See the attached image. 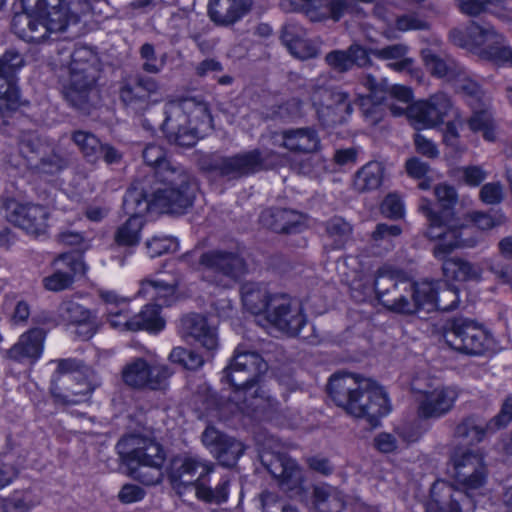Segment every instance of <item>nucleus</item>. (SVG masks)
Segmentation results:
<instances>
[{
  "label": "nucleus",
  "instance_id": "nucleus-1",
  "mask_svg": "<svg viewBox=\"0 0 512 512\" xmlns=\"http://www.w3.org/2000/svg\"><path fill=\"white\" fill-rule=\"evenodd\" d=\"M196 184L185 170L165 173L151 185L149 178L135 180L125 194L129 212L182 215L193 205Z\"/></svg>",
  "mask_w": 512,
  "mask_h": 512
},
{
  "label": "nucleus",
  "instance_id": "nucleus-2",
  "mask_svg": "<svg viewBox=\"0 0 512 512\" xmlns=\"http://www.w3.org/2000/svg\"><path fill=\"white\" fill-rule=\"evenodd\" d=\"M327 391L338 407L353 417L366 419L372 426L390 412L386 392L370 378L336 373L330 377Z\"/></svg>",
  "mask_w": 512,
  "mask_h": 512
},
{
  "label": "nucleus",
  "instance_id": "nucleus-3",
  "mask_svg": "<svg viewBox=\"0 0 512 512\" xmlns=\"http://www.w3.org/2000/svg\"><path fill=\"white\" fill-rule=\"evenodd\" d=\"M434 194L441 211H436L432 202L426 198L421 199L419 210L428 221L426 236L431 240H440L434 247V255L441 258L455 248L463 247L466 244L462 239L461 230L457 227L452 212V207L457 202L455 188L446 184H439L435 186Z\"/></svg>",
  "mask_w": 512,
  "mask_h": 512
},
{
  "label": "nucleus",
  "instance_id": "nucleus-4",
  "mask_svg": "<svg viewBox=\"0 0 512 512\" xmlns=\"http://www.w3.org/2000/svg\"><path fill=\"white\" fill-rule=\"evenodd\" d=\"M70 58L64 96L71 106L88 114L99 100L96 83L101 73L100 61L97 54L86 46L76 47Z\"/></svg>",
  "mask_w": 512,
  "mask_h": 512
},
{
  "label": "nucleus",
  "instance_id": "nucleus-5",
  "mask_svg": "<svg viewBox=\"0 0 512 512\" xmlns=\"http://www.w3.org/2000/svg\"><path fill=\"white\" fill-rule=\"evenodd\" d=\"M162 129L169 142L180 147H192L199 139L200 130L211 127L208 105L196 98L170 101L165 105Z\"/></svg>",
  "mask_w": 512,
  "mask_h": 512
},
{
  "label": "nucleus",
  "instance_id": "nucleus-6",
  "mask_svg": "<svg viewBox=\"0 0 512 512\" xmlns=\"http://www.w3.org/2000/svg\"><path fill=\"white\" fill-rule=\"evenodd\" d=\"M117 449L133 478L147 486L162 481L166 454L160 443L148 437L131 435L122 438Z\"/></svg>",
  "mask_w": 512,
  "mask_h": 512
},
{
  "label": "nucleus",
  "instance_id": "nucleus-7",
  "mask_svg": "<svg viewBox=\"0 0 512 512\" xmlns=\"http://www.w3.org/2000/svg\"><path fill=\"white\" fill-rule=\"evenodd\" d=\"M265 158L259 149L237 153L232 156L210 154L201 159L204 170L218 173L228 180L246 177L264 168Z\"/></svg>",
  "mask_w": 512,
  "mask_h": 512
},
{
  "label": "nucleus",
  "instance_id": "nucleus-8",
  "mask_svg": "<svg viewBox=\"0 0 512 512\" xmlns=\"http://www.w3.org/2000/svg\"><path fill=\"white\" fill-rule=\"evenodd\" d=\"M443 337L454 350L468 355L482 354L489 343L485 329L468 318H454L444 328Z\"/></svg>",
  "mask_w": 512,
  "mask_h": 512
},
{
  "label": "nucleus",
  "instance_id": "nucleus-9",
  "mask_svg": "<svg viewBox=\"0 0 512 512\" xmlns=\"http://www.w3.org/2000/svg\"><path fill=\"white\" fill-rule=\"evenodd\" d=\"M100 380L92 369H85L83 374L71 375L51 380L50 393L56 404L72 406L87 402Z\"/></svg>",
  "mask_w": 512,
  "mask_h": 512
},
{
  "label": "nucleus",
  "instance_id": "nucleus-10",
  "mask_svg": "<svg viewBox=\"0 0 512 512\" xmlns=\"http://www.w3.org/2000/svg\"><path fill=\"white\" fill-rule=\"evenodd\" d=\"M159 82L150 76L137 73L124 77L119 83V99L122 104L136 114H143L160 99Z\"/></svg>",
  "mask_w": 512,
  "mask_h": 512
},
{
  "label": "nucleus",
  "instance_id": "nucleus-11",
  "mask_svg": "<svg viewBox=\"0 0 512 512\" xmlns=\"http://www.w3.org/2000/svg\"><path fill=\"white\" fill-rule=\"evenodd\" d=\"M268 369L266 361L255 351H242L237 348L230 364L223 373L234 389L258 384L262 374Z\"/></svg>",
  "mask_w": 512,
  "mask_h": 512
},
{
  "label": "nucleus",
  "instance_id": "nucleus-12",
  "mask_svg": "<svg viewBox=\"0 0 512 512\" xmlns=\"http://www.w3.org/2000/svg\"><path fill=\"white\" fill-rule=\"evenodd\" d=\"M479 490L442 483L431 489L432 501L427 512H475Z\"/></svg>",
  "mask_w": 512,
  "mask_h": 512
},
{
  "label": "nucleus",
  "instance_id": "nucleus-13",
  "mask_svg": "<svg viewBox=\"0 0 512 512\" xmlns=\"http://www.w3.org/2000/svg\"><path fill=\"white\" fill-rule=\"evenodd\" d=\"M123 382L138 390H164L172 372L165 365L150 366L143 358H135L122 369Z\"/></svg>",
  "mask_w": 512,
  "mask_h": 512
},
{
  "label": "nucleus",
  "instance_id": "nucleus-14",
  "mask_svg": "<svg viewBox=\"0 0 512 512\" xmlns=\"http://www.w3.org/2000/svg\"><path fill=\"white\" fill-rule=\"evenodd\" d=\"M278 444L269 440L259 451V459L266 470L286 489H294L302 483L301 470L285 453L274 450Z\"/></svg>",
  "mask_w": 512,
  "mask_h": 512
},
{
  "label": "nucleus",
  "instance_id": "nucleus-15",
  "mask_svg": "<svg viewBox=\"0 0 512 512\" xmlns=\"http://www.w3.org/2000/svg\"><path fill=\"white\" fill-rule=\"evenodd\" d=\"M267 319L277 329L289 336L300 335L307 324L301 300L281 292L278 299L274 300L273 309L267 315Z\"/></svg>",
  "mask_w": 512,
  "mask_h": 512
},
{
  "label": "nucleus",
  "instance_id": "nucleus-16",
  "mask_svg": "<svg viewBox=\"0 0 512 512\" xmlns=\"http://www.w3.org/2000/svg\"><path fill=\"white\" fill-rule=\"evenodd\" d=\"M451 461L457 485L472 491L480 490L485 485L487 470L480 454L459 448L453 452Z\"/></svg>",
  "mask_w": 512,
  "mask_h": 512
},
{
  "label": "nucleus",
  "instance_id": "nucleus-17",
  "mask_svg": "<svg viewBox=\"0 0 512 512\" xmlns=\"http://www.w3.org/2000/svg\"><path fill=\"white\" fill-rule=\"evenodd\" d=\"M454 112L450 97L437 92L426 100H419L407 108L408 118L422 128H433L444 122Z\"/></svg>",
  "mask_w": 512,
  "mask_h": 512
},
{
  "label": "nucleus",
  "instance_id": "nucleus-18",
  "mask_svg": "<svg viewBox=\"0 0 512 512\" xmlns=\"http://www.w3.org/2000/svg\"><path fill=\"white\" fill-rule=\"evenodd\" d=\"M24 65L23 56L15 49H8L0 57V112H12L20 106V91L15 72Z\"/></svg>",
  "mask_w": 512,
  "mask_h": 512
},
{
  "label": "nucleus",
  "instance_id": "nucleus-19",
  "mask_svg": "<svg viewBox=\"0 0 512 512\" xmlns=\"http://www.w3.org/2000/svg\"><path fill=\"white\" fill-rule=\"evenodd\" d=\"M3 208L7 221L28 234L38 236L45 233L49 213L44 206L10 199Z\"/></svg>",
  "mask_w": 512,
  "mask_h": 512
},
{
  "label": "nucleus",
  "instance_id": "nucleus-20",
  "mask_svg": "<svg viewBox=\"0 0 512 512\" xmlns=\"http://www.w3.org/2000/svg\"><path fill=\"white\" fill-rule=\"evenodd\" d=\"M199 264L207 270L239 282L248 272L244 258L236 252L214 249L201 254Z\"/></svg>",
  "mask_w": 512,
  "mask_h": 512
},
{
  "label": "nucleus",
  "instance_id": "nucleus-21",
  "mask_svg": "<svg viewBox=\"0 0 512 512\" xmlns=\"http://www.w3.org/2000/svg\"><path fill=\"white\" fill-rule=\"evenodd\" d=\"M281 7L286 12L305 9L313 22L328 19L338 22L353 9V0H325L323 4H315L313 0H284Z\"/></svg>",
  "mask_w": 512,
  "mask_h": 512
},
{
  "label": "nucleus",
  "instance_id": "nucleus-22",
  "mask_svg": "<svg viewBox=\"0 0 512 512\" xmlns=\"http://www.w3.org/2000/svg\"><path fill=\"white\" fill-rule=\"evenodd\" d=\"M72 141L78 147L83 157L89 163H97L100 159L108 165L121 163L123 154L109 143H103L93 133L77 130L72 133Z\"/></svg>",
  "mask_w": 512,
  "mask_h": 512
},
{
  "label": "nucleus",
  "instance_id": "nucleus-23",
  "mask_svg": "<svg viewBox=\"0 0 512 512\" xmlns=\"http://www.w3.org/2000/svg\"><path fill=\"white\" fill-rule=\"evenodd\" d=\"M274 139L275 144L293 154L310 155L321 150V139L313 126L283 129Z\"/></svg>",
  "mask_w": 512,
  "mask_h": 512
},
{
  "label": "nucleus",
  "instance_id": "nucleus-24",
  "mask_svg": "<svg viewBox=\"0 0 512 512\" xmlns=\"http://www.w3.org/2000/svg\"><path fill=\"white\" fill-rule=\"evenodd\" d=\"M230 400L241 413L255 418L266 415L274 406V399L258 384L234 389Z\"/></svg>",
  "mask_w": 512,
  "mask_h": 512
},
{
  "label": "nucleus",
  "instance_id": "nucleus-25",
  "mask_svg": "<svg viewBox=\"0 0 512 512\" xmlns=\"http://www.w3.org/2000/svg\"><path fill=\"white\" fill-rule=\"evenodd\" d=\"M214 470V464L197 456H185L173 461L169 474L174 485H194Z\"/></svg>",
  "mask_w": 512,
  "mask_h": 512
},
{
  "label": "nucleus",
  "instance_id": "nucleus-26",
  "mask_svg": "<svg viewBox=\"0 0 512 512\" xmlns=\"http://www.w3.org/2000/svg\"><path fill=\"white\" fill-rule=\"evenodd\" d=\"M253 6V0H209L207 14L217 26L228 27L240 21Z\"/></svg>",
  "mask_w": 512,
  "mask_h": 512
},
{
  "label": "nucleus",
  "instance_id": "nucleus-27",
  "mask_svg": "<svg viewBox=\"0 0 512 512\" xmlns=\"http://www.w3.org/2000/svg\"><path fill=\"white\" fill-rule=\"evenodd\" d=\"M457 397V391L451 387H437L423 392L418 407L419 416L424 419L439 418L453 408Z\"/></svg>",
  "mask_w": 512,
  "mask_h": 512
},
{
  "label": "nucleus",
  "instance_id": "nucleus-28",
  "mask_svg": "<svg viewBox=\"0 0 512 512\" xmlns=\"http://www.w3.org/2000/svg\"><path fill=\"white\" fill-rule=\"evenodd\" d=\"M501 38L492 26L480 25L474 21L464 29L453 28L449 32L450 41L461 48L479 47L488 42L498 44Z\"/></svg>",
  "mask_w": 512,
  "mask_h": 512
},
{
  "label": "nucleus",
  "instance_id": "nucleus-29",
  "mask_svg": "<svg viewBox=\"0 0 512 512\" xmlns=\"http://www.w3.org/2000/svg\"><path fill=\"white\" fill-rule=\"evenodd\" d=\"M184 333L192 337L207 351H214L219 346L218 332L215 324L201 314L192 313L182 318Z\"/></svg>",
  "mask_w": 512,
  "mask_h": 512
},
{
  "label": "nucleus",
  "instance_id": "nucleus-30",
  "mask_svg": "<svg viewBox=\"0 0 512 512\" xmlns=\"http://www.w3.org/2000/svg\"><path fill=\"white\" fill-rule=\"evenodd\" d=\"M324 60L332 71L340 74L347 73L354 66L371 65L367 49L359 44H352L345 50H332L325 55Z\"/></svg>",
  "mask_w": 512,
  "mask_h": 512
},
{
  "label": "nucleus",
  "instance_id": "nucleus-31",
  "mask_svg": "<svg viewBox=\"0 0 512 512\" xmlns=\"http://www.w3.org/2000/svg\"><path fill=\"white\" fill-rule=\"evenodd\" d=\"M281 41L295 58L307 60L318 55V48L306 38V30L296 23L282 28Z\"/></svg>",
  "mask_w": 512,
  "mask_h": 512
},
{
  "label": "nucleus",
  "instance_id": "nucleus-32",
  "mask_svg": "<svg viewBox=\"0 0 512 512\" xmlns=\"http://www.w3.org/2000/svg\"><path fill=\"white\" fill-rule=\"evenodd\" d=\"M44 340L45 332L42 329H30L7 351V356L14 361L29 360L34 363L43 352Z\"/></svg>",
  "mask_w": 512,
  "mask_h": 512
},
{
  "label": "nucleus",
  "instance_id": "nucleus-33",
  "mask_svg": "<svg viewBox=\"0 0 512 512\" xmlns=\"http://www.w3.org/2000/svg\"><path fill=\"white\" fill-rule=\"evenodd\" d=\"M260 222L277 233L291 234L299 231L303 218L294 210L271 208L261 213Z\"/></svg>",
  "mask_w": 512,
  "mask_h": 512
},
{
  "label": "nucleus",
  "instance_id": "nucleus-34",
  "mask_svg": "<svg viewBox=\"0 0 512 512\" xmlns=\"http://www.w3.org/2000/svg\"><path fill=\"white\" fill-rule=\"evenodd\" d=\"M311 504L316 512H342L346 506V496L340 489L332 485H314Z\"/></svg>",
  "mask_w": 512,
  "mask_h": 512
},
{
  "label": "nucleus",
  "instance_id": "nucleus-35",
  "mask_svg": "<svg viewBox=\"0 0 512 512\" xmlns=\"http://www.w3.org/2000/svg\"><path fill=\"white\" fill-rule=\"evenodd\" d=\"M376 300L388 310L400 314H414L419 310V295L414 290L407 294L397 293V290H381L376 293Z\"/></svg>",
  "mask_w": 512,
  "mask_h": 512
},
{
  "label": "nucleus",
  "instance_id": "nucleus-36",
  "mask_svg": "<svg viewBox=\"0 0 512 512\" xmlns=\"http://www.w3.org/2000/svg\"><path fill=\"white\" fill-rule=\"evenodd\" d=\"M46 6L53 17H64V30L70 23H77L81 16L92 10L88 0H48Z\"/></svg>",
  "mask_w": 512,
  "mask_h": 512
},
{
  "label": "nucleus",
  "instance_id": "nucleus-37",
  "mask_svg": "<svg viewBox=\"0 0 512 512\" xmlns=\"http://www.w3.org/2000/svg\"><path fill=\"white\" fill-rule=\"evenodd\" d=\"M230 478L222 476L216 481H211L209 475L201 478L196 483L195 493L199 500L220 505L227 501L229 495Z\"/></svg>",
  "mask_w": 512,
  "mask_h": 512
},
{
  "label": "nucleus",
  "instance_id": "nucleus-38",
  "mask_svg": "<svg viewBox=\"0 0 512 512\" xmlns=\"http://www.w3.org/2000/svg\"><path fill=\"white\" fill-rule=\"evenodd\" d=\"M421 57L427 70L438 78H444L451 82L461 71V65L454 59L442 58L432 49H423Z\"/></svg>",
  "mask_w": 512,
  "mask_h": 512
},
{
  "label": "nucleus",
  "instance_id": "nucleus-39",
  "mask_svg": "<svg viewBox=\"0 0 512 512\" xmlns=\"http://www.w3.org/2000/svg\"><path fill=\"white\" fill-rule=\"evenodd\" d=\"M385 168L378 161H370L361 167L354 175L353 188L359 193L378 189L384 179Z\"/></svg>",
  "mask_w": 512,
  "mask_h": 512
},
{
  "label": "nucleus",
  "instance_id": "nucleus-40",
  "mask_svg": "<svg viewBox=\"0 0 512 512\" xmlns=\"http://www.w3.org/2000/svg\"><path fill=\"white\" fill-rule=\"evenodd\" d=\"M370 56L384 61H394L387 66L395 71L402 72L410 70L413 59L407 57L408 47L404 44H393L382 48L367 49Z\"/></svg>",
  "mask_w": 512,
  "mask_h": 512
},
{
  "label": "nucleus",
  "instance_id": "nucleus-41",
  "mask_svg": "<svg viewBox=\"0 0 512 512\" xmlns=\"http://www.w3.org/2000/svg\"><path fill=\"white\" fill-rule=\"evenodd\" d=\"M310 89L313 104H316L318 98H320L322 101H328L336 109H340L349 115L351 114L352 106L348 99V94L327 87L325 78L320 77L316 79L313 83H311Z\"/></svg>",
  "mask_w": 512,
  "mask_h": 512
},
{
  "label": "nucleus",
  "instance_id": "nucleus-42",
  "mask_svg": "<svg viewBox=\"0 0 512 512\" xmlns=\"http://www.w3.org/2000/svg\"><path fill=\"white\" fill-rule=\"evenodd\" d=\"M123 208L130 217L124 224L118 227L114 240L121 246H134L139 243L140 232L144 225L142 216L147 212H129L125 206V198L123 199Z\"/></svg>",
  "mask_w": 512,
  "mask_h": 512
},
{
  "label": "nucleus",
  "instance_id": "nucleus-43",
  "mask_svg": "<svg viewBox=\"0 0 512 512\" xmlns=\"http://www.w3.org/2000/svg\"><path fill=\"white\" fill-rule=\"evenodd\" d=\"M144 162L153 170L155 180L165 177V173L184 169L166 158L164 149L156 144H148L142 153Z\"/></svg>",
  "mask_w": 512,
  "mask_h": 512
},
{
  "label": "nucleus",
  "instance_id": "nucleus-44",
  "mask_svg": "<svg viewBox=\"0 0 512 512\" xmlns=\"http://www.w3.org/2000/svg\"><path fill=\"white\" fill-rule=\"evenodd\" d=\"M281 292L274 290H244L241 294L243 306L252 314L269 312L273 309L274 300L278 299Z\"/></svg>",
  "mask_w": 512,
  "mask_h": 512
},
{
  "label": "nucleus",
  "instance_id": "nucleus-45",
  "mask_svg": "<svg viewBox=\"0 0 512 512\" xmlns=\"http://www.w3.org/2000/svg\"><path fill=\"white\" fill-rule=\"evenodd\" d=\"M487 429H492L490 423L486 424L476 416H468L456 425L454 437L468 444H476L483 440Z\"/></svg>",
  "mask_w": 512,
  "mask_h": 512
},
{
  "label": "nucleus",
  "instance_id": "nucleus-46",
  "mask_svg": "<svg viewBox=\"0 0 512 512\" xmlns=\"http://www.w3.org/2000/svg\"><path fill=\"white\" fill-rule=\"evenodd\" d=\"M124 325L130 331L147 330L157 332L164 327V320L159 316V310L153 304H150L146 305L139 314L126 321Z\"/></svg>",
  "mask_w": 512,
  "mask_h": 512
},
{
  "label": "nucleus",
  "instance_id": "nucleus-47",
  "mask_svg": "<svg viewBox=\"0 0 512 512\" xmlns=\"http://www.w3.org/2000/svg\"><path fill=\"white\" fill-rule=\"evenodd\" d=\"M375 286H392L406 285L409 288H418V283L413 281L403 270L385 264L381 266L375 274Z\"/></svg>",
  "mask_w": 512,
  "mask_h": 512
},
{
  "label": "nucleus",
  "instance_id": "nucleus-48",
  "mask_svg": "<svg viewBox=\"0 0 512 512\" xmlns=\"http://www.w3.org/2000/svg\"><path fill=\"white\" fill-rule=\"evenodd\" d=\"M443 276L446 281H468L478 277V272L467 261L461 259H446L442 265Z\"/></svg>",
  "mask_w": 512,
  "mask_h": 512
},
{
  "label": "nucleus",
  "instance_id": "nucleus-49",
  "mask_svg": "<svg viewBox=\"0 0 512 512\" xmlns=\"http://www.w3.org/2000/svg\"><path fill=\"white\" fill-rule=\"evenodd\" d=\"M223 446L217 451L214 457L218 462L226 467H233L245 451L242 442L234 437L228 436Z\"/></svg>",
  "mask_w": 512,
  "mask_h": 512
},
{
  "label": "nucleus",
  "instance_id": "nucleus-50",
  "mask_svg": "<svg viewBox=\"0 0 512 512\" xmlns=\"http://www.w3.org/2000/svg\"><path fill=\"white\" fill-rule=\"evenodd\" d=\"M468 126L473 132H481L485 140L489 142L496 140L494 120L488 111L474 112L468 120Z\"/></svg>",
  "mask_w": 512,
  "mask_h": 512
},
{
  "label": "nucleus",
  "instance_id": "nucleus-51",
  "mask_svg": "<svg viewBox=\"0 0 512 512\" xmlns=\"http://www.w3.org/2000/svg\"><path fill=\"white\" fill-rule=\"evenodd\" d=\"M314 105L317 106L316 112L318 120L324 127H334L342 124L346 121L347 116H349V114L340 109H336L328 101H322L320 98H318L317 103Z\"/></svg>",
  "mask_w": 512,
  "mask_h": 512
},
{
  "label": "nucleus",
  "instance_id": "nucleus-52",
  "mask_svg": "<svg viewBox=\"0 0 512 512\" xmlns=\"http://www.w3.org/2000/svg\"><path fill=\"white\" fill-rule=\"evenodd\" d=\"M326 233L335 242L336 248H341L350 237L351 225L342 217L335 216L325 223Z\"/></svg>",
  "mask_w": 512,
  "mask_h": 512
},
{
  "label": "nucleus",
  "instance_id": "nucleus-53",
  "mask_svg": "<svg viewBox=\"0 0 512 512\" xmlns=\"http://www.w3.org/2000/svg\"><path fill=\"white\" fill-rule=\"evenodd\" d=\"M171 362L188 370H197L204 364V358L199 353L183 347H175L170 355Z\"/></svg>",
  "mask_w": 512,
  "mask_h": 512
},
{
  "label": "nucleus",
  "instance_id": "nucleus-54",
  "mask_svg": "<svg viewBox=\"0 0 512 512\" xmlns=\"http://www.w3.org/2000/svg\"><path fill=\"white\" fill-rule=\"evenodd\" d=\"M460 12L469 17H477L490 11L492 6H498L501 0H456Z\"/></svg>",
  "mask_w": 512,
  "mask_h": 512
},
{
  "label": "nucleus",
  "instance_id": "nucleus-55",
  "mask_svg": "<svg viewBox=\"0 0 512 512\" xmlns=\"http://www.w3.org/2000/svg\"><path fill=\"white\" fill-rule=\"evenodd\" d=\"M60 315L65 321L73 324L83 323L92 319V314L89 310L73 301L64 302L60 306Z\"/></svg>",
  "mask_w": 512,
  "mask_h": 512
},
{
  "label": "nucleus",
  "instance_id": "nucleus-56",
  "mask_svg": "<svg viewBox=\"0 0 512 512\" xmlns=\"http://www.w3.org/2000/svg\"><path fill=\"white\" fill-rule=\"evenodd\" d=\"M146 248L150 257L161 256L164 253L174 252L178 248V242L170 236H154L147 240Z\"/></svg>",
  "mask_w": 512,
  "mask_h": 512
},
{
  "label": "nucleus",
  "instance_id": "nucleus-57",
  "mask_svg": "<svg viewBox=\"0 0 512 512\" xmlns=\"http://www.w3.org/2000/svg\"><path fill=\"white\" fill-rule=\"evenodd\" d=\"M471 220L481 230H489L497 226H501L506 222V216L501 210L492 213L473 212Z\"/></svg>",
  "mask_w": 512,
  "mask_h": 512
},
{
  "label": "nucleus",
  "instance_id": "nucleus-58",
  "mask_svg": "<svg viewBox=\"0 0 512 512\" xmlns=\"http://www.w3.org/2000/svg\"><path fill=\"white\" fill-rule=\"evenodd\" d=\"M455 87V90L466 96L479 99L482 91L477 82L469 78L464 68L461 66L459 75L451 81Z\"/></svg>",
  "mask_w": 512,
  "mask_h": 512
},
{
  "label": "nucleus",
  "instance_id": "nucleus-59",
  "mask_svg": "<svg viewBox=\"0 0 512 512\" xmlns=\"http://www.w3.org/2000/svg\"><path fill=\"white\" fill-rule=\"evenodd\" d=\"M228 436L229 435L218 430L216 427L208 425L201 435V441L214 456L221 446H223L222 443L226 441Z\"/></svg>",
  "mask_w": 512,
  "mask_h": 512
},
{
  "label": "nucleus",
  "instance_id": "nucleus-60",
  "mask_svg": "<svg viewBox=\"0 0 512 512\" xmlns=\"http://www.w3.org/2000/svg\"><path fill=\"white\" fill-rule=\"evenodd\" d=\"M53 362L57 364V369L52 379H54L55 377H60L61 379H63L71 375L83 374V371L85 369H90L81 361L71 358L54 360Z\"/></svg>",
  "mask_w": 512,
  "mask_h": 512
},
{
  "label": "nucleus",
  "instance_id": "nucleus-61",
  "mask_svg": "<svg viewBox=\"0 0 512 512\" xmlns=\"http://www.w3.org/2000/svg\"><path fill=\"white\" fill-rule=\"evenodd\" d=\"M67 166V161L57 153H50L45 157H42L39 163L36 165V169L40 173L53 175Z\"/></svg>",
  "mask_w": 512,
  "mask_h": 512
},
{
  "label": "nucleus",
  "instance_id": "nucleus-62",
  "mask_svg": "<svg viewBox=\"0 0 512 512\" xmlns=\"http://www.w3.org/2000/svg\"><path fill=\"white\" fill-rule=\"evenodd\" d=\"M501 40L502 38L499 42ZM484 54L496 64L512 67V47L510 46L500 45V43L489 45L485 49Z\"/></svg>",
  "mask_w": 512,
  "mask_h": 512
},
{
  "label": "nucleus",
  "instance_id": "nucleus-63",
  "mask_svg": "<svg viewBox=\"0 0 512 512\" xmlns=\"http://www.w3.org/2000/svg\"><path fill=\"white\" fill-rule=\"evenodd\" d=\"M18 144L24 157L38 153L42 146L41 139L34 131H21L18 136Z\"/></svg>",
  "mask_w": 512,
  "mask_h": 512
},
{
  "label": "nucleus",
  "instance_id": "nucleus-64",
  "mask_svg": "<svg viewBox=\"0 0 512 512\" xmlns=\"http://www.w3.org/2000/svg\"><path fill=\"white\" fill-rule=\"evenodd\" d=\"M34 503L27 493L14 494L2 502L3 512H28Z\"/></svg>",
  "mask_w": 512,
  "mask_h": 512
}]
</instances>
